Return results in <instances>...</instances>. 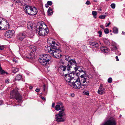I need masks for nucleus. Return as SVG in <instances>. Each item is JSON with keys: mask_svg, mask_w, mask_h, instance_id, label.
Returning <instances> with one entry per match:
<instances>
[{"mask_svg": "<svg viewBox=\"0 0 125 125\" xmlns=\"http://www.w3.org/2000/svg\"><path fill=\"white\" fill-rule=\"evenodd\" d=\"M72 56L67 55L65 56V60L67 62V65H65L63 64L60 65L59 71L60 74L62 76H63L65 75L64 79L66 82L68 83H72L75 79L74 77V73H70V68L72 66L77 64L74 59H73L71 58Z\"/></svg>", "mask_w": 125, "mask_h": 125, "instance_id": "1", "label": "nucleus"}, {"mask_svg": "<svg viewBox=\"0 0 125 125\" xmlns=\"http://www.w3.org/2000/svg\"><path fill=\"white\" fill-rule=\"evenodd\" d=\"M81 80L80 81L78 78L72 81V83H70L69 84L70 86L74 88L79 89L81 87H82L83 86L86 87L88 84L89 81L88 79L86 78V77L84 75L80 76Z\"/></svg>", "mask_w": 125, "mask_h": 125, "instance_id": "2", "label": "nucleus"}, {"mask_svg": "<svg viewBox=\"0 0 125 125\" xmlns=\"http://www.w3.org/2000/svg\"><path fill=\"white\" fill-rule=\"evenodd\" d=\"M48 51L52 56L56 58H60L62 56L61 53V52L59 46H53L51 48L47 47Z\"/></svg>", "mask_w": 125, "mask_h": 125, "instance_id": "3", "label": "nucleus"}, {"mask_svg": "<svg viewBox=\"0 0 125 125\" xmlns=\"http://www.w3.org/2000/svg\"><path fill=\"white\" fill-rule=\"evenodd\" d=\"M38 61L41 64L46 65L51 62V56L48 54H42L39 57Z\"/></svg>", "mask_w": 125, "mask_h": 125, "instance_id": "4", "label": "nucleus"}, {"mask_svg": "<svg viewBox=\"0 0 125 125\" xmlns=\"http://www.w3.org/2000/svg\"><path fill=\"white\" fill-rule=\"evenodd\" d=\"M10 98L11 99L15 98L18 103L21 102L22 97L18 92L16 90H13L10 93Z\"/></svg>", "mask_w": 125, "mask_h": 125, "instance_id": "5", "label": "nucleus"}, {"mask_svg": "<svg viewBox=\"0 0 125 125\" xmlns=\"http://www.w3.org/2000/svg\"><path fill=\"white\" fill-rule=\"evenodd\" d=\"M65 114L64 111L63 110L60 111L58 114L55 115V119L57 122H63L65 120Z\"/></svg>", "mask_w": 125, "mask_h": 125, "instance_id": "6", "label": "nucleus"}, {"mask_svg": "<svg viewBox=\"0 0 125 125\" xmlns=\"http://www.w3.org/2000/svg\"><path fill=\"white\" fill-rule=\"evenodd\" d=\"M0 23L1 25V29L5 30L8 29L10 27V25L7 21L4 19H2L0 21Z\"/></svg>", "mask_w": 125, "mask_h": 125, "instance_id": "7", "label": "nucleus"}, {"mask_svg": "<svg viewBox=\"0 0 125 125\" xmlns=\"http://www.w3.org/2000/svg\"><path fill=\"white\" fill-rule=\"evenodd\" d=\"M77 63L76 65H74L72 66V67L74 68L75 71L76 75L79 77L82 73H83L86 74L85 72L83 70V68L80 67H77Z\"/></svg>", "mask_w": 125, "mask_h": 125, "instance_id": "8", "label": "nucleus"}, {"mask_svg": "<svg viewBox=\"0 0 125 125\" xmlns=\"http://www.w3.org/2000/svg\"><path fill=\"white\" fill-rule=\"evenodd\" d=\"M31 53L29 54L28 55V57H27V58L32 60L35 58L34 54L37 49V48L36 46L33 45L31 46Z\"/></svg>", "mask_w": 125, "mask_h": 125, "instance_id": "9", "label": "nucleus"}, {"mask_svg": "<svg viewBox=\"0 0 125 125\" xmlns=\"http://www.w3.org/2000/svg\"><path fill=\"white\" fill-rule=\"evenodd\" d=\"M36 32L38 33L40 36H44L46 35L48 33L49 30L45 28L44 29L40 30H36Z\"/></svg>", "mask_w": 125, "mask_h": 125, "instance_id": "10", "label": "nucleus"}, {"mask_svg": "<svg viewBox=\"0 0 125 125\" xmlns=\"http://www.w3.org/2000/svg\"><path fill=\"white\" fill-rule=\"evenodd\" d=\"M26 36L27 35L24 32H21L17 35L16 38L18 40L22 41Z\"/></svg>", "mask_w": 125, "mask_h": 125, "instance_id": "11", "label": "nucleus"}, {"mask_svg": "<svg viewBox=\"0 0 125 125\" xmlns=\"http://www.w3.org/2000/svg\"><path fill=\"white\" fill-rule=\"evenodd\" d=\"M116 122L114 118L108 120L101 124V125H116Z\"/></svg>", "mask_w": 125, "mask_h": 125, "instance_id": "12", "label": "nucleus"}, {"mask_svg": "<svg viewBox=\"0 0 125 125\" xmlns=\"http://www.w3.org/2000/svg\"><path fill=\"white\" fill-rule=\"evenodd\" d=\"M14 32V31L13 30H8L4 33V35L7 37L10 38L12 37Z\"/></svg>", "mask_w": 125, "mask_h": 125, "instance_id": "13", "label": "nucleus"}, {"mask_svg": "<svg viewBox=\"0 0 125 125\" xmlns=\"http://www.w3.org/2000/svg\"><path fill=\"white\" fill-rule=\"evenodd\" d=\"M39 24L40 26L38 27V28H37L36 30L39 31L40 30L44 29L45 28H46V29L48 28H47V26L46 24L43 21H41Z\"/></svg>", "mask_w": 125, "mask_h": 125, "instance_id": "14", "label": "nucleus"}, {"mask_svg": "<svg viewBox=\"0 0 125 125\" xmlns=\"http://www.w3.org/2000/svg\"><path fill=\"white\" fill-rule=\"evenodd\" d=\"M105 90L104 88L103 87V85L101 84L98 91V92L99 94H103L104 93V91Z\"/></svg>", "mask_w": 125, "mask_h": 125, "instance_id": "15", "label": "nucleus"}, {"mask_svg": "<svg viewBox=\"0 0 125 125\" xmlns=\"http://www.w3.org/2000/svg\"><path fill=\"white\" fill-rule=\"evenodd\" d=\"M30 15H36L37 12L38 11L37 9L35 7L32 8L31 7V9Z\"/></svg>", "mask_w": 125, "mask_h": 125, "instance_id": "16", "label": "nucleus"}, {"mask_svg": "<svg viewBox=\"0 0 125 125\" xmlns=\"http://www.w3.org/2000/svg\"><path fill=\"white\" fill-rule=\"evenodd\" d=\"M48 42L50 43V45L51 46H47V47H49L50 48H51L53 46H55L56 47H57L59 46L58 45V44L55 43V42L54 41H52L51 42H50L49 40V39H48Z\"/></svg>", "mask_w": 125, "mask_h": 125, "instance_id": "17", "label": "nucleus"}, {"mask_svg": "<svg viewBox=\"0 0 125 125\" xmlns=\"http://www.w3.org/2000/svg\"><path fill=\"white\" fill-rule=\"evenodd\" d=\"M31 7V6L27 5L25 7V10L26 13L30 15Z\"/></svg>", "mask_w": 125, "mask_h": 125, "instance_id": "18", "label": "nucleus"}, {"mask_svg": "<svg viewBox=\"0 0 125 125\" xmlns=\"http://www.w3.org/2000/svg\"><path fill=\"white\" fill-rule=\"evenodd\" d=\"M90 44L91 45L93 46L96 47H98V43L94 41H91L90 42Z\"/></svg>", "mask_w": 125, "mask_h": 125, "instance_id": "19", "label": "nucleus"}, {"mask_svg": "<svg viewBox=\"0 0 125 125\" xmlns=\"http://www.w3.org/2000/svg\"><path fill=\"white\" fill-rule=\"evenodd\" d=\"M100 49L102 52H104L106 53L107 51H109V49L107 47H101L100 48Z\"/></svg>", "mask_w": 125, "mask_h": 125, "instance_id": "20", "label": "nucleus"}, {"mask_svg": "<svg viewBox=\"0 0 125 125\" xmlns=\"http://www.w3.org/2000/svg\"><path fill=\"white\" fill-rule=\"evenodd\" d=\"M22 78V77L21 75L18 74L17 75L15 78V81H19L21 80Z\"/></svg>", "mask_w": 125, "mask_h": 125, "instance_id": "21", "label": "nucleus"}, {"mask_svg": "<svg viewBox=\"0 0 125 125\" xmlns=\"http://www.w3.org/2000/svg\"><path fill=\"white\" fill-rule=\"evenodd\" d=\"M47 13L48 15H51L52 14V9L51 7H49L47 11Z\"/></svg>", "mask_w": 125, "mask_h": 125, "instance_id": "22", "label": "nucleus"}, {"mask_svg": "<svg viewBox=\"0 0 125 125\" xmlns=\"http://www.w3.org/2000/svg\"><path fill=\"white\" fill-rule=\"evenodd\" d=\"M103 41L104 42V43L106 45H109L110 44V43L109 41L106 39H103Z\"/></svg>", "mask_w": 125, "mask_h": 125, "instance_id": "23", "label": "nucleus"}, {"mask_svg": "<svg viewBox=\"0 0 125 125\" xmlns=\"http://www.w3.org/2000/svg\"><path fill=\"white\" fill-rule=\"evenodd\" d=\"M59 105L61 106V111L63 110V111H64L65 108L64 106L63 105V104L61 102L58 103Z\"/></svg>", "mask_w": 125, "mask_h": 125, "instance_id": "24", "label": "nucleus"}, {"mask_svg": "<svg viewBox=\"0 0 125 125\" xmlns=\"http://www.w3.org/2000/svg\"><path fill=\"white\" fill-rule=\"evenodd\" d=\"M61 106L59 104L56 105L55 107V110L57 111H58L60 110V111H61Z\"/></svg>", "mask_w": 125, "mask_h": 125, "instance_id": "25", "label": "nucleus"}, {"mask_svg": "<svg viewBox=\"0 0 125 125\" xmlns=\"http://www.w3.org/2000/svg\"><path fill=\"white\" fill-rule=\"evenodd\" d=\"M113 32L115 34H117L118 32V29L115 27H114L113 28Z\"/></svg>", "mask_w": 125, "mask_h": 125, "instance_id": "26", "label": "nucleus"}, {"mask_svg": "<svg viewBox=\"0 0 125 125\" xmlns=\"http://www.w3.org/2000/svg\"><path fill=\"white\" fill-rule=\"evenodd\" d=\"M32 23L30 22L28 23L27 24V27L29 29H32Z\"/></svg>", "mask_w": 125, "mask_h": 125, "instance_id": "27", "label": "nucleus"}, {"mask_svg": "<svg viewBox=\"0 0 125 125\" xmlns=\"http://www.w3.org/2000/svg\"><path fill=\"white\" fill-rule=\"evenodd\" d=\"M97 13V12L96 11H93L92 12V14L94 16L93 17L95 18H96V15Z\"/></svg>", "mask_w": 125, "mask_h": 125, "instance_id": "28", "label": "nucleus"}, {"mask_svg": "<svg viewBox=\"0 0 125 125\" xmlns=\"http://www.w3.org/2000/svg\"><path fill=\"white\" fill-rule=\"evenodd\" d=\"M19 71V69L18 68H14L13 69H12V73H15L17 72H18Z\"/></svg>", "mask_w": 125, "mask_h": 125, "instance_id": "29", "label": "nucleus"}, {"mask_svg": "<svg viewBox=\"0 0 125 125\" xmlns=\"http://www.w3.org/2000/svg\"><path fill=\"white\" fill-rule=\"evenodd\" d=\"M15 1L18 3H21V4L22 3H23V1L24 0H14Z\"/></svg>", "mask_w": 125, "mask_h": 125, "instance_id": "30", "label": "nucleus"}, {"mask_svg": "<svg viewBox=\"0 0 125 125\" xmlns=\"http://www.w3.org/2000/svg\"><path fill=\"white\" fill-rule=\"evenodd\" d=\"M104 31L105 34H108L109 33V31L108 28L104 29Z\"/></svg>", "mask_w": 125, "mask_h": 125, "instance_id": "31", "label": "nucleus"}, {"mask_svg": "<svg viewBox=\"0 0 125 125\" xmlns=\"http://www.w3.org/2000/svg\"><path fill=\"white\" fill-rule=\"evenodd\" d=\"M105 16V15H101L99 16V18L101 19H104Z\"/></svg>", "mask_w": 125, "mask_h": 125, "instance_id": "32", "label": "nucleus"}, {"mask_svg": "<svg viewBox=\"0 0 125 125\" xmlns=\"http://www.w3.org/2000/svg\"><path fill=\"white\" fill-rule=\"evenodd\" d=\"M115 3H112L111 5V7L113 9H114L115 8Z\"/></svg>", "mask_w": 125, "mask_h": 125, "instance_id": "33", "label": "nucleus"}, {"mask_svg": "<svg viewBox=\"0 0 125 125\" xmlns=\"http://www.w3.org/2000/svg\"><path fill=\"white\" fill-rule=\"evenodd\" d=\"M112 79L111 78H109L108 80V82L109 83H112Z\"/></svg>", "mask_w": 125, "mask_h": 125, "instance_id": "34", "label": "nucleus"}, {"mask_svg": "<svg viewBox=\"0 0 125 125\" xmlns=\"http://www.w3.org/2000/svg\"><path fill=\"white\" fill-rule=\"evenodd\" d=\"M98 33L99 34V37H101L102 34V32L101 31H99L98 32Z\"/></svg>", "mask_w": 125, "mask_h": 125, "instance_id": "35", "label": "nucleus"}, {"mask_svg": "<svg viewBox=\"0 0 125 125\" xmlns=\"http://www.w3.org/2000/svg\"><path fill=\"white\" fill-rule=\"evenodd\" d=\"M52 1H48L47 2V4L48 5H51L52 4Z\"/></svg>", "mask_w": 125, "mask_h": 125, "instance_id": "36", "label": "nucleus"}, {"mask_svg": "<svg viewBox=\"0 0 125 125\" xmlns=\"http://www.w3.org/2000/svg\"><path fill=\"white\" fill-rule=\"evenodd\" d=\"M32 28H33L34 29H35L36 27V24H33L32 23Z\"/></svg>", "mask_w": 125, "mask_h": 125, "instance_id": "37", "label": "nucleus"}, {"mask_svg": "<svg viewBox=\"0 0 125 125\" xmlns=\"http://www.w3.org/2000/svg\"><path fill=\"white\" fill-rule=\"evenodd\" d=\"M85 4H87V5H89L91 3H90V1H89L87 0Z\"/></svg>", "mask_w": 125, "mask_h": 125, "instance_id": "38", "label": "nucleus"}, {"mask_svg": "<svg viewBox=\"0 0 125 125\" xmlns=\"http://www.w3.org/2000/svg\"><path fill=\"white\" fill-rule=\"evenodd\" d=\"M4 47L3 46H0V50H3L4 49Z\"/></svg>", "mask_w": 125, "mask_h": 125, "instance_id": "39", "label": "nucleus"}, {"mask_svg": "<svg viewBox=\"0 0 125 125\" xmlns=\"http://www.w3.org/2000/svg\"><path fill=\"white\" fill-rule=\"evenodd\" d=\"M89 91L85 92L84 94L85 95H88L89 94Z\"/></svg>", "mask_w": 125, "mask_h": 125, "instance_id": "40", "label": "nucleus"}, {"mask_svg": "<svg viewBox=\"0 0 125 125\" xmlns=\"http://www.w3.org/2000/svg\"><path fill=\"white\" fill-rule=\"evenodd\" d=\"M35 91L37 92H38L40 91V89L38 88H36L35 90Z\"/></svg>", "mask_w": 125, "mask_h": 125, "instance_id": "41", "label": "nucleus"}, {"mask_svg": "<svg viewBox=\"0 0 125 125\" xmlns=\"http://www.w3.org/2000/svg\"><path fill=\"white\" fill-rule=\"evenodd\" d=\"M111 22H109L108 24H106L105 25V26L106 27H107L109 26Z\"/></svg>", "mask_w": 125, "mask_h": 125, "instance_id": "42", "label": "nucleus"}, {"mask_svg": "<svg viewBox=\"0 0 125 125\" xmlns=\"http://www.w3.org/2000/svg\"><path fill=\"white\" fill-rule=\"evenodd\" d=\"M46 86L45 84L43 85V91H45V90Z\"/></svg>", "mask_w": 125, "mask_h": 125, "instance_id": "43", "label": "nucleus"}, {"mask_svg": "<svg viewBox=\"0 0 125 125\" xmlns=\"http://www.w3.org/2000/svg\"><path fill=\"white\" fill-rule=\"evenodd\" d=\"M9 79H7L5 80V82L6 83H9Z\"/></svg>", "mask_w": 125, "mask_h": 125, "instance_id": "44", "label": "nucleus"}, {"mask_svg": "<svg viewBox=\"0 0 125 125\" xmlns=\"http://www.w3.org/2000/svg\"><path fill=\"white\" fill-rule=\"evenodd\" d=\"M100 27L103 29H104V27L103 25H101Z\"/></svg>", "mask_w": 125, "mask_h": 125, "instance_id": "45", "label": "nucleus"}, {"mask_svg": "<svg viewBox=\"0 0 125 125\" xmlns=\"http://www.w3.org/2000/svg\"><path fill=\"white\" fill-rule=\"evenodd\" d=\"M55 103H52V107L54 108L55 107Z\"/></svg>", "mask_w": 125, "mask_h": 125, "instance_id": "46", "label": "nucleus"}, {"mask_svg": "<svg viewBox=\"0 0 125 125\" xmlns=\"http://www.w3.org/2000/svg\"><path fill=\"white\" fill-rule=\"evenodd\" d=\"M85 75V76L86 77V78H87V76L86 75H85V74L84 73H81V75Z\"/></svg>", "mask_w": 125, "mask_h": 125, "instance_id": "47", "label": "nucleus"}, {"mask_svg": "<svg viewBox=\"0 0 125 125\" xmlns=\"http://www.w3.org/2000/svg\"><path fill=\"white\" fill-rule=\"evenodd\" d=\"M115 58L116 59V60L117 61H119V60L118 59V57L117 56H116L115 57Z\"/></svg>", "mask_w": 125, "mask_h": 125, "instance_id": "48", "label": "nucleus"}, {"mask_svg": "<svg viewBox=\"0 0 125 125\" xmlns=\"http://www.w3.org/2000/svg\"><path fill=\"white\" fill-rule=\"evenodd\" d=\"M42 99L43 100H45V98L43 97H42Z\"/></svg>", "mask_w": 125, "mask_h": 125, "instance_id": "49", "label": "nucleus"}, {"mask_svg": "<svg viewBox=\"0 0 125 125\" xmlns=\"http://www.w3.org/2000/svg\"><path fill=\"white\" fill-rule=\"evenodd\" d=\"M48 4H45V7H46V8H48V7H49V6H48Z\"/></svg>", "mask_w": 125, "mask_h": 125, "instance_id": "50", "label": "nucleus"}, {"mask_svg": "<svg viewBox=\"0 0 125 125\" xmlns=\"http://www.w3.org/2000/svg\"><path fill=\"white\" fill-rule=\"evenodd\" d=\"M29 88L30 89H32L33 88V87L32 86H30L29 87Z\"/></svg>", "mask_w": 125, "mask_h": 125, "instance_id": "51", "label": "nucleus"}, {"mask_svg": "<svg viewBox=\"0 0 125 125\" xmlns=\"http://www.w3.org/2000/svg\"><path fill=\"white\" fill-rule=\"evenodd\" d=\"M74 94H71V96H72V97H73L74 96Z\"/></svg>", "mask_w": 125, "mask_h": 125, "instance_id": "52", "label": "nucleus"}, {"mask_svg": "<svg viewBox=\"0 0 125 125\" xmlns=\"http://www.w3.org/2000/svg\"><path fill=\"white\" fill-rule=\"evenodd\" d=\"M2 101L1 100L0 101V105L2 104Z\"/></svg>", "mask_w": 125, "mask_h": 125, "instance_id": "53", "label": "nucleus"}, {"mask_svg": "<svg viewBox=\"0 0 125 125\" xmlns=\"http://www.w3.org/2000/svg\"><path fill=\"white\" fill-rule=\"evenodd\" d=\"M122 34L123 35L124 34H125V33L124 32V31H123L122 32Z\"/></svg>", "mask_w": 125, "mask_h": 125, "instance_id": "54", "label": "nucleus"}, {"mask_svg": "<svg viewBox=\"0 0 125 125\" xmlns=\"http://www.w3.org/2000/svg\"><path fill=\"white\" fill-rule=\"evenodd\" d=\"M15 60H16L15 59H13V61H15Z\"/></svg>", "mask_w": 125, "mask_h": 125, "instance_id": "55", "label": "nucleus"}, {"mask_svg": "<svg viewBox=\"0 0 125 125\" xmlns=\"http://www.w3.org/2000/svg\"><path fill=\"white\" fill-rule=\"evenodd\" d=\"M115 49H117V47H116V46H115Z\"/></svg>", "mask_w": 125, "mask_h": 125, "instance_id": "56", "label": "nucleus"}, {"mask_svg": "<svg viewBox=\"0 0 125 125\" xmlns=\"http://www.w3.org/2000/svg\"><path fill=\"white\" fill-rule=\"evenodd\" d=\"M64 63V62H61V63Z\"/></svg>", "mask_w": 125, "mask_h": 125, "instance_id": "57", "label": "nucleus"}, {"mask_svg": "<svg viewBox=\"0 0 125 125\" xmlns=\"http://www.w3.org/2000/svg\"><path fill=\"white\" fill-rule=\"evenodd\" d=\"M110 32H112V30H110Z\"/></svg>", "mask_w": 125, "mask_h": 125, "instance_id": "58", "label": "nucleus"}, {"mask_svg": "<svg viewBox=\"0 0 125 125\" xmlns=\"http://www.w3.org/2000/svg\"><path fill=\"white\" fill-rule=\"evenodd\" d=\"M121 54V53H120L119 54V55H120Z\"/></svg>", "mask_w": 125, "mask_h": 125, "instance_id": "59", "label": "nucleus"}, {"mask_svg": "<svg viewBox=\"0 0 125 125\" xmlns=\"http://www.w3.org/2000/svg\"><path fill=\"white\" fill-rule=\"evenodd\" d=\"M121 115H120V117H121Z\"/></svg>", "mask_w": 125, "mask_h": 125, "instance_id": "60", "label": "nucleus"}, {"mask_svg": "<svg viewBox=\"0 0 125 125\" xmlns=\"http://www.w3.org/2000/svg\"><path fill=\"white\" fill-rule=\"evenodd\" d=\"M111 34V35H112V33H111V34Z\"/></svg>", "mask_w": 125, "mask_h": 125, "instance_id": "61", "label": "nucleus"}]
</instances>
